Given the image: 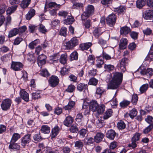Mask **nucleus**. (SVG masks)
I'll return each mask as SVG.
<instances>
[{"instance_id":"1","label":"nucleus","mask_w":153,"mask_h":153,"mask_svg":"<svg viewBox=\"0 0 153 153\" xmlns=\"http://www.w3.org/2000/svg\"><path fill=\"white\" fill-rule=\"evenodd\" d=\"M94 8L92 5H88L86 9V10L81 15L82 19L84 20L89 17L94 12Z\"/></svg>"},{"instance_id":"2","label":"nucleus","mask_w":153,"mask_h":153,"mask_svg":"<svg viewBox=\"0 0 153 153\" xmlns=\"http://www.w3.org/2000/svg\"><path fill=\"white\" fill-rule=\"evenodd\" d=\"M79 44L78 40L76 37H73L65 43V46L68 49H71Z\"/></svg>"},{"instance_id":"3","label":"nucleus","mask_w":153,"mask_h":153,"mask_svg":"<svg viewBox=\"0 0 153 153\" xmlns=\"http://www.w3.org/2000/svg\"><path fill=\"white\" fill-rule=\"evenodd\" d=\"M48 81L50 86L55 87L58 85L59 80L57 76L52 75L50 77Z\"/></svg>"},{"instance_id":"4","label":"nucleus","mask_w":153,"mask_h":153,"mask_svg":"<svg viewBox=\"0 0 153 153\" xmlns=\"http://www.w3.org/2000/svg\"><path fill=\"white\" fill-rule=\"evenodd\" d=\"M107 24L110 26L112 27L115 25L116 21V16L114 14L109 15L106 19Z\"/></svg>"},{"instance_id":"5","label":"nucleus","mask_w":153,"mask_h":153,"mask_svg":"<svg viewBox=\"0 0 153 153\" xmlns=\"http://www.w3.org/2000/svg\"><path fill=\"white\" fill-rule=\"evenodd\" d=\"M12 103V100L10 99H6L4 100L1 104V108L4 111L9 109Z\"/></svg>"},{"instance_id":"6","label":"nucleus","mask_w":153,"mask_h":153,"mask_svg":"<svg viewBox=\"0 0 153 153\" xmlns=\"http://www.w3.org/2000/svg\"><path fill=\"white\" fill-rule=\"evenodd\" d=\"M24 66L23 64L19 62L12 61L11 65V68L14 71H19L22 69Z\"/></svg>"},{"instance_id":"7","label":"nucleus","mask_w":153,"mask_h":153,"mask_svg":"<svg viewBox=\"0 0 153 153\" xmlns=\"http://www.w3.org/2000/svg\"><path fill=\"white\" fill-rule=\"evenodd\" d=\"M123 77V74L121 73L116 72L113 73L112 80L121 84Z\"/></svg>"},{"instance_id":"8","label":"nucleus","mask_w":153,"mask_h":153,"mask_svg":"<svg viewBox=\"0 0 153 153\" xmlns=\"http://www.w3.org/2000/svg\"><path fill=\"white\" fill-rule=\"evenodd\" d=\"M31 134H27L22 138L21 145L22 146L25 147L28 145L31 140Z\"/></svg>"},{"instance_id":"9","label":"nucleus","mask_w":153,"mask_h":153,"mask_svg":"<svg viewBox=\"0 0 153 153\" xmlns=\"http://www.w3.org/2000/svg\"><path fill=\"white\" fill-rule=\"evenodd\" d=\"M128 59L126 58H123L120 62V69L121 72H124L126 70V66L128 65Z\"/></svg>"},{"instance_id":"10","label":"nucleus","mask_w":153,"mask_h":153,"mask_svg":"<svg viewBox=\"0 0 153 153\" xmlns=\"http://www.w3.org/2000/svg\"><path fill=\"white\" fill-rule=\"evenodd\" d=\"M46 56L43 54L39 56L38 57L37 62L39 67H41L46 63Z\"/></svg>"},{"instance_id":"11","label":"nucleus","mask_w":153,"mask_h":153,"mask_svg":"<svg viewBox=\"0 0 153 153\" xmlns=\"http://www.w3.org/2000/svg\"><path fill=\"white\" fill-rule=\"evenodd\" d=\"M120 85L121 84L111 80L108 85L107 89H116L120 87Z\"/></svg>"},{"instance_id":"12","label":"nucleus","mask_w":153,"mask_h":153,"mask_svg":"<svg viewBox=\"0 0 153 153\" xmlns=\"http://www.w3.org/2000/svg\"><path fill=\"white\" fill-rule=\"evenodd\" d=\"M19 94L21 98L25 101L29 102V94L25 89H21L20 91Z\"/></svg>"},{"instance_id":"13","label":"nucleus","mask_w":153,"mask_h":153,"mask_svg":"<svg viewBox=\"0 0 153 153\" xmlns=\"http://www.w3.org/2000/svg\"><path fill=\"white\" fill-rule=\"evenodd\" d=\"M8 148L11 151H17L20 149V146L18 143L10 142Z\"/></svg>"},{"instance_id":"14","label":"nucleus","mask_w":153,"mask_h":153,"mask_svg":"<svg viewBox=\"0 0 153 153\" xmlns=\"http://www.w3.org/2000/svg\"><path fill=\"white\" fill-rule=\"evenodd\" d=\"M99 104L97 101L95 100H92L89 103V109L93 112L96 111Z\"/></svg>"},{"instance_id":"15","label":"nucleus","mask_w":153,"mask_h":153,"mask_svg":"<svg viewBox=\"0 0 153 153\" xmlns=\"http://www.w3.org/2000/svg\"><path fill=\"white\" fill-rule=\"evenodd\" d=\"M144 18L146 19L153 20V10H146L145 12Z\"/></svg>"},{"instance_id":"16","label":"nucleus","mask_w":153,"mask_h":153,"mask_svg":"<svg viewBox=\"0 0 153 153\" xmlns=\"http://www.w3.org/2000/svg\"><path fill=\"white\" fill-rule=\"evenodd\" d=\"M105 136L104 134L99 132H97L94 137V141L97 143L101 142Z\"/></svg>"},{"instance_id":"17","label":"nucleus","mask_w":153,"mask_h":153,"mask_svg":"<svg viewBox=\"0 0 153 153\" xmlns=\"http://www.w3.org/2000/svg\"><path fill=\"white\" fill-rule=\"evenodd\" d=\"M74 120L73 118L70 116L67 117L63 122L64 124L66 126L69 127L72 124Z\"/></svg>"},{"instance_id":"18","label":"nucleus","mask_w":153,"mask_h":153,"mask_svg":"<svg viewBox=\"0 0 153 153\" xmlns=\"http://www.w3.org/2000/svg\"><path fill=\"white\" fill-rule=\"evenodd\" d=\"M88 85L83 83H80L77 86L76 89L79 92L85 91L88 88Z\"/></svg>"},{"instance_id":"19","label":"nucleus","mask_w":153,"mask_h":153,"mask_svg":"<svg viewBox=\"0 0 153 153\" xmlns=\"http://www.w3.org/2000/svg\"><path fill=\"white\" fill-rule=\"evenodd\" d=\"M137 113V111L135 108H134L130 111L129 113H126L124 115L125 117H127L128 116H129L131 118L133 119L134 117H135Z\"/></svg>"},{"instance_id":"20","label":"nucleus","mask_w":153,"mask_h":153,"mask_svg":"<svg viewBox=\"0 0 153 153\" xmlns=\"http://www.w3.org/2000/svg\"><path fill=\"white\" fill-rule=\"evenodd\" d=\"M106 135L107 138L113 140L116 136V133L114 130L111 129L108 131Z\"/></svg>"},{"instance_id":"21","label":"nucleus","mask_w":153,"mask_h":153,"mask_svg":"<svg viewBox=\"0 0 153 153\" xmlns=\"http://www.w3.org/2000/svg\"><path fill=\"white\" fill-rule=\"evenodd\" d=\"M131 31L130 28L128 27L125 26L121 28L120 32L121 34L123 36H125L129 33Z\"/></svg>"},{"instance_id":"22","label":"nucleus","mask_w":153,"mask_h":153,"mask_svg":"<svg viewBox=\"0 0 153 153\" xmlns=\"http://www.w3.org/2000/svg\"><path fill=\"white\" fill-rule=\"evenodd\" d=\"M92 45L91 42H88L80 44L79 48L82 51L86 50L88 49Z\"/></svg>"},{"instance_id":"23","label":"nucleus","mask_w":153,"mask_h":153,"mask_svg":"<svg viewBox=\"0 0 153 153\" xmlns=\"http://www.w3.org/2000/svg\"><path fill=\"white\" fill-rule=\"evenodd\" d=\"M18 7L17 5H14L8 7L6 11L7 15H10L14 12Z\"/></svg>"},{"instance_id":"24","label":"nucleus","mask_w":153,"mask_h":153,"mask_svg":"<svg viewBox=\"0 0 153 153\" xmlns=\"http://www.w3.org/2000/svg\"><path fill=\"white\" fill-rule=\"evenodd\" d=\"M127 42L128 41L126 39L122 38L120 40V43L119 45L120 48L122 49H124L127 44Z\"/></svg>"},{"instance_id":"25","label":"nucleus","mask_w":153,"mask_h":153,"mask_svg":"<svg viewBox=\"0 0 153 153\" xmlns=\"http://www.w3.org/2000/svg\"><path fill=\"white\" fill-rule=\"evenodd\" d=\"M84 146V143L82 140H79L74 143V146L78 149H82Z\"/></svg>"},{"instance_id":"26","label":"nucleus","mask_w":153,"mask_h":153,"mask_svg":"<svg viewBox=\"0 0 153 153\" xmlns=\"http://www.w3.org/2000/svg\"><path fill=\"white\" fill-rule=\"evenodd\" d=\"M75 105V102L72 101H70L68 105L65 106L63 108L65 110H71L74 108Z\"/></svg>"},{"instance_id":"27","label":"nucleus","mask_w":153,"mask_h":153,"mask_svg":"<svg viewBox=\"0 0 153 153\" xmlns=\"http://www.w3.org/2000/svg\"><path fill=\"white\" fill-rule=\"evenodd\" d=\"M60 6L61 5L59 4H57L55 2H51L49 3L48 4H45V9L53 7L59 8Z\"/></svg>"},{"instance_id":"28","label":"nucleus","mask_w":153,"mask_h":153,"mask_svg":"<svg viewBox=\"0 0 153 153\" xmlns=\"http://www.w3.org/2000/svg\"><path fill=\"white\" fill-rule=\"evenodd\" d=\"M74 17L71 15H68L67 16V19L64 20V23L66 25L71 24L74 22Z\"/></svg>"},{"instance_id":"29","label":"nucleus","mask_w":153,"mask_h":153,"mask_svg":"<svg viewBox=\"0 0 153 153\" xmlns=\"http://www.w3.org/2000/svg\"><path fill=\"white\" fill-rule=\"evenodd\" d=\"M31 0H22L20 4L21 7L23 8H27L30 4Z\"/></svg>"},{"instance_id":"30","label":"nucleus","mask_w":153,"mask_h":153,"mask_svg":"<svg viewBox=\"0 0 153 153\" xmlns=\"http://www.w3.org/2000/svg\"><path fill=\"white\" fill-rule=\"evenodd\" d=\"M35 10L33 9H30L26 16V18L27 20H30L35 15Z\"/></svg>"},{"instance_id":"31","label":"nucleus","mask_w":153,"mask_h":153,"mask_svg":"<svg viewBox=\"0 0 153 153\" xmlns=\"http://www.w3.org/2000/svg\"><path fill=\"white\" fill-rule=\"evenodd\" d=\"M146 0H137L136 1V5L137 8L140 9L146 4Z\"/></svg>"},{"instance_id":"32","label":"nucleus","mask_w":153,"mask_h":153,"mask_svg":"<svg viewBox=\"0 0 153 153\" xmlns=\"http://www.w3.org/2000/svg\"><path fill=\"white\" fill-rule=\"evenodd\" d=\"M19 30L18 29L14 28L9 32L8 37L9 38H11L15 36L19 33Z\"/></svg>"},{"instance_id":"33","label":"nucleus","mask_w":153,"mask_h":153,"mask_svg":"<svg viewBox=\"0 0 153 153\" xmlns=\"http://www.w3.org/2000/svg\"><path fill=\"white\" fill-rule=\"evenodd\" d=\"M97 108L96 111H97L99 114H101L104 112L105 107L104 104H100V105H99V106Z\"/></svg>"},{"instance_id":"34","label":"nucleus","mask_w":153,"mask_h":153,"mask_svg":"<svg viewBox=\"0 0 153 153\" xmlns=\"http://www.w3.org/2000/svg\"><path fill=\"white\" fill-rule=\"evenodd\" d=\"M126 7L125 6H120L119 7L114 8V11L117 12L118 14L123 13L125 11Z\"/></svg>"},{"instance_id":"35","label":"nucleus","mask_w":153,"mask_h":153,"mask_svg":"<svg viewBox=\"0 0 153 153\" xmlns=\"http://www.w3.org/2000/svg\"><path fill=\"white\" fill-rule=\"evenodd\" d=\"M60 130L59 127L57 126H56L52 129L51 137L54 138L59 133Z\"/></svg>"},{"instance_id":"36","label":"nucleus","mask_w":153,"mask_h":153,"mask_svg":"<svg viewBox=\"0 0 153 153\" xmlns=\"http://www.w3.org/2000/svg\"><path fill=\"white\" fill-rule=\"evenodd\" d=\"M67 56L66 53L62 54L59 59V62L63 64H65L67 62Z\"/></svg>"},{"instance_id":"37","label":"nucleus","mask_w":153,"mask_h":153,"mask_svg":"<svg viewBox=\"0 0 153 153\" xmlns=\"http://www.w3.org/2000/svg\"><path fill=\"white\" fill-rule=\"evenodd\" d=\"M41 132L45 134H48L50 132V128L47 125H43L41 127Z\"/></svg>"},{"instance_id":"38","label":"nucleus","mask_w":153,"mask_h":153,"mask_svg":"<svg viewBox=\"0 0 153 153\" xmlns=\"http://www.w3.org/2000/svg\"><path fill=\"white\" fill-rule=\"evenodd\" d=\"M153 128V125L152 124H150L149 126L146 127L143 130V132L145 134H148L152 130Z\"/></svg>"},{"instance_id":"39","label":"nucleus","mask_w":153,"mask_h":153,"mask_svg":"<svg viewBox=\"0 0 153 153\" xmlns=\"http://www.w3.org/2000/svg\"><path fill=\"white\" fill-rule=\"evenodd\" d=\"M126 127V124L122 120H120L117 123V127L119 129H123Z\"/></svg>"},{"instance_id":"40","label":"nucleus","mask_w":153,"mask_h":153,"mask_svg":"<svg viewBox=\"0 0 153 153\" xmlns=\"http://www.w3.org/2000/svg\"><path fill=\"white\" fill-rule=\"evenodd\" d=\"M102 33L100 28H96L93 32L94 36L96 38H98Z\"/></svg>"},{"instance_id":"41","label":"nucleus","mask_w":153,"mask_h":153,"mask_svg":"<svg viewBox=\"0 0 153 153\" xmlns=\"http://www.w3.org/2000/svg\"><path fill=\"white\" fill-rule=\"evenodd\" d=\"M73 3L72 8L73 9H78L82 8L83 6V4L81 3H76L73 0H72Z\"/></svg>"},{"instance_id":"42","label":"nucleus","mask_w":153,"mask_h":153,"mask_svg":"<svg viewBox=\"0 0 153 153\" xmlns=\"http://www.w3.org/2000/svg\"><path fill=\"white\" fill-rule=\"evenodd\" d=\"M112 110L111 109H109L106 111L104 114L103 118L104 119H107L112 115Z\"/></svg>"},{"instance_id":"43","label":"nucleus","mask_w":153,"mask_h":153,"mask_svg":"<svg viewBox=\"0 0 153 153\" xmlns=\"http://www.w3.org/2000/svg\"><path fill=\"white\" fill-rule=\"evenodd\" d=\"M149 88V85L145 84L142 85L140 88V93L142 94L145 92Z\"/></svg>"},{"instance_id":"44","label":"nucleus","mask_w":153,"mask_h":153,"mask_svg":"<svg viewBox=\"0 0 153 153\" xmlns=\"http://www.w3.org/2000/svg\"><path fill=\"white\" fill-rule=\"evenodd\" d=\"M59 34L60 35L65 37L67 34V30L65 27H62L59 30Z\"/></svg>"},{"instance_id":"45","label":"nucleus","mask_w":153,"mask_h":153,"mask_svg":"<svg viewBox=\"0 0 153 153\" xmlns=\"http://www.w3.org/2000/svg\"><path fill=\"white\" fill-rule=\"evenodd\" d=\"M20 137V136L19 134L18 133H15L13 135L10 142H15Z\"/></svg>"},{"instance_id":"46","label":"nucleus","mask_w":153,"mask_h":153,"mask_svg":"<svg viewBox=\"0 0 153 153\" xmlns=\"http://www.w3.org/2000/svg\"><path fill=\"white\" fill-rule=\"evenodd\" d=\"M39 39H36L30 43L28 45L29 48L31 49H34L35 46H36L39 43Z\"/></svg>"},{"instance_id":"47","label":"nucleus","mask_w":153,"mask_h":153,"mask_svg":"<svg viewBox=\"0 0 153 153\" xmlns=\"http://www.w3.org/2000/svg\"><path fill=\"white\" fill-rule=\"evenodd\" d=\"M32 97L34 100L40 98V92L39 91H36L32 94Z\"/></svg>"},{"instance_id":"48","label":"nucleus","mask_w":153,"mask_h":153,"mask_svg":"<svg viewBox=\"0 0 153 153\" xmlns=\"http://www.w3.org/2000/svg\"><path fill=\"white\" fill-rule=\"evenodd\" d=\"M78 53L76 51L72 53L70 55V59L71 60H76L78 58Z\"/></svg>"},{"instance_id":"49","label":"nucleus","mask_w":153,"mask_h":153,"mask_svg":"<svg viewBox=\"0 0 153 153\" xmlns=\"http://www.w3.org/2000/svg\"><path fill=\"white\" fill-rule=\"evenodd\" d=\"M75 88L76 87L74 85L71 84L68 86L65 90V91L69 93L73 92L74 91Z\"/></svg>"},{"instance_id":"50","label":"nucleus","mask_w":153,"mask_h":153,"mask_svg":"<svg viewBox=\"0 0 153 153\" xmlns=\"http://www.w3.org/2000/svg\"><path fill=\"white\" fill-rule=\"evenodd\" d=\"M141 135V134L139 133H136L134 134L131 138V141L136 142L139 140L140 137Z\"/></svg>"},{"instance_id":"51","label":"nucleus","mask_w":153,"mask_h":153,"mask_svg":"<svg viewBox=\"0 0 153 153\" xmlns=\"http://www.w3.org/2000/svg\"><path fill=\"white\" fill-rule=\"evenodd\" d=\"M98 81L94 78H92L90 79L88 82V84L96 85L98 83Z\"/></svg>"},{"instance_id":"52","label":"nucleus","mask_w":153,"mask_h":153,"mask_svg":"<svg viewBox=\"0 0 153 153\" xmlns=\"http://www.w3.org/2000/svg\"><path fill=\"white\" fill-rule=\"evenodd\" d=\"M71 126L69 128V130L71 132L73 133H76L77 132L78 129L76 125H73Z\"/></svg>"},{"instance_id":"53","label":"nucleus","mask_w":153,"mask_h":153,"mask_svg":"<svg viewBox=\"0 0 153 153\" xmlns=\"http://www.w3.org/2000/svg\"><path fill=\"white\" fill-rule=\"evenodd\" d=\"M104 89L100 87H98L97 88L95 94L99 95L100 96V97L101 95L104 93Z\"/></svg>"},{"instance_id":"54","label":"nucleus","mask_w":153,"mask_h":153,"mask_svg":"<svg viewBox=\"0 0 153 153\" xmlns=\"http://www.w3.org/2000/svg\"><path fill=\"white\" fill-rule=\"evenodd\" d=\"M23 40V39L20 37H17L14 40L13 44L15 45H17L19 44Z\"/></svg>"},{"instance_id":"55","label":"nucleus","mask_w":153,"mask_h":153,"mask_svg":"<svg viewBox=\"0 0 153 153\" xmlns=\"http://www.w3.org/2000/svg\"><path fill=\"white\" fill-rule=\"evenodd\" d=\"M130 103V101L125 100L120 103V105L121 107H125L129 105Z\"/></svg>"},{"instance_id":"56","label":"nucleus","mask_w":153,"mask_h":153,"mask_svg":"<svg viewBox=\"0 0 153 153\" xmlns=\"http://www.w3.org/2000/svg\"><path fill=\"white\" fill-rule=\"evenodd\" d=\"M138 100V97L137 94H134L132 96L131 102L133 104L135 105Z\"/></svg>"},{"instance_id":"57","label":"nucleus","mask_w":153,"mask_h":153,"mask_svg":"<svg viewBox=\"0 0 153 153\" xmlns=\"http://www.w3.org/2000/svg\"><path fill=\"white\" fill-rule=\"evenodd\" d=\"M95 57L94 56L92 55H89L88 59V62L91 63V64H94V61L95 60Z\"/></svg>"},{"instance_id":"58","label":"nucleus","mask_w":153,"mask_h":153,"mask_svg":"<svg viewBox=\"0 0 153 153\" xmlns=\"http://www.w3.org/2000/svg\"><path fill=\"white\" fill-rule=\"evenodd\" d=\"M97 72V70L93 68L89 71L88 74L90 76H94L96 75Z\"/></svg>"},{"instance_id":"59","label":"nucleus","mask_w":153,"mask_h":153,"mask_svg":"<svg viewBox=\"0 0 153 153\" xmlns=\"http://www.w3.org/2000/svg\"><path fill=\"white\" fill-rule=\"evenodd\" d=\"M137 71H140L142 75H146V69L144 68L143 66H141L140 67Z\"/></svg>"},{"instance_id":"60","label":"nucleus","mask_w":153,"mask_h":153,"mask_svg":"<svg viewBox=\"0 0 153 153\" xmlns=\"http://www.w3.org/2000/svg\"><path fill=\"white\" fill-rule=\"evenodd\" d=\"M33 140L35 141H39L42 140V137L41 136L40 134H35L33 137Z\"/></svg>"},{"instance_id":"61","label":"nucleus","mask_w":153,"mask_h":153,"mask_svg":"<svg viewBox=\"0 0 153 153\" xmlns=\"http://www.w3.org/2000/svg\"><path fill=\"white\" fill-rule=\"evenodd\" d=\"M83 118L82 114L80 113H79L76 115V120L77 122H80L82 121Z\"/></svg>"},{"instance_id":"62","label":"nucleus","mask_w":153,"mask_h":153,"mask_svg":"<svg viewBox=\"0 0 153 153\" xmlns=\"http://www.w3.org/2000/svg\"><path fill=\"white\" fill-rule=\"evenodd\" d=\"M97 62L96 66L97 68H101L104 64L103 61L100 59H98L97 60Z\"/></svg>"},{"instance_id":"63","label":"nucleus","mask_w":153,"mask_h":153,"mask_svg":"<svg viewBox=\"0 0 153 153\" xmlns=\"http://www.w3.org/2000/svg\"><path fill=\"white\" fill-rule=\"evenodd\" d=\"M39 30L40 32L44 33L48 31L46 29L45 26L42 24L40 25Z\"/></svg>"},{"instance_id":"64","label":"nucleus","mask_w":153,"mask_h":153,"mask_svg":"<svg viewBox=\"0 0 153 153\" xmlns=\"http://www.w3.org/2000/svg\"><path fill=\"white\" fill-rule=\"evenodd\" d=\"M145 120L147 123L151 124L153 123V118L152 116L148 115L145 118Z\"/></svg>"}]
</instances>
